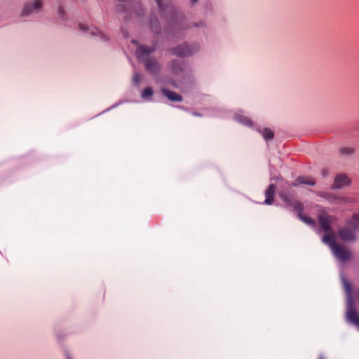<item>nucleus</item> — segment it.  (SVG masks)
Returning a JSON list of instances; mask_svg holds the SVG:
<instances>
[{
  "label": "nucleus",
  "instance_id": "nucleus-1",
  "mask_svg": "<svg viewBox=\"0 0 359 359\" xmlns=\"http://www.w3.org/2000/svg\"><path fill=\"white\" fill-rule=\"evenodd\" d=\"M154 48L144 46H140L136 50L137 57L144 62L146 70L152 74H156L159 72L160 65L153 57H150L149 55L154 51Z\"/></svg>",
  "mask_w": 359,
  "mask_h": 359
},
{
  "label": "nucleus",
  "instance_id": "nucleus-2",
  "mask_svg": "<svg viewBox=\"0 0 359 359\" xmlns=\"http://www.w3.org/2000/svg\"><path fill=\"white\" fill-rule=\"evenodd\" d=\"M335 219L325 213L319 215V223L322 230L325 232L323 241L325 243H332L333 240L336 238V234L331 226Z\"/></svg>",
  "mask_w": 359,
  "mask_h": 359
},
{
  "label": "nucleus",
  "instance_id": "nucleus-3",
  "mask_svg": "<svg viewBox=\"0 0 359 359\" xmlns=\"http://www.w3.org/2000/svg\"><path fill=\"white\" fill-rule=\"evenodd\" d=\"M280 196L282 198V200L287 204V205L294 208L295 210L299 212L298 217L299 219H301L302 222H304L308 225H314V221L311 218L307 217L306 215L301 212L304 210V206L300 202L290 199L283 192L280 193Z\"/></svg>",
  "mask_w": 359,
  "mask_h": 359
},
{
  "label": "nucleus",
  "instance_id": "nucleus-4",
  "mask_svg": "<svg viewBox=\"0 0 359 359\" xmlns=\"http://www.w3.org/2000/svg\"><path fill=\"white\" fill-rule=\"evenodd\" d=\"M332 248L334 255L340 261L346 262L351 257L350 251L343 245L336 243V238L333 240L332 243H327Z\"/></svg>",
  "mask_w": 359,
  "mask_h": 359
},
{
  "label": "nucleus",
  "instance_id": "nucleus-5",
  "mask_svg": "<svg viewBox=\"0 0 359 359\" xmlns=\"http://www.w3.org/2000/svg\"><path fill=\"white\" fill-rule=\"evenodd\" d=\"M358 229V228L349 226L348 222L346 226L338 230V235L343 241H354L356 239V236L353 231Z\"/></svg>",
  "mask_w": 359,
  "mask_h": 359
},
{
  "label": "nucleus",
  "instance_id": "nucleus-6",
  "mask_svg": "<svg viewBox=\"0 0 359 359\" xmlns=\"http://www.w3.org/2000/svg\"><path fill=\"white\" fill-rule=\"evenodd\" d=\"M42 4L43 3L41 0H35L33 3H27L22 11V15H28L33 13L39 11L42 7Z\"/></svg>",
  "mask_w": 359,
  "mask_h": 359
},
{
  "label": "nucleus",
  "instance_id": "nucleus-7",
  "mask_svg": "<svg viewBox=\"0 0 359 359\" xmlns=\"http://www.w3.org/2000/svg\"><path fill=\"white\" fill-rule=\"evenodd\" d=\"M351 183L348 177L344 174H339L335 177L334 183L332 186L333 189H341L349 185Z\"/></svg>",
  "mask_w": 359,
  "mask_h": 359
},
{
  "label": "nucleus",
  "instance_id": "nucleus-8",
  "mask_svg": "<svg viewBox=\"0 0 359 359\" xmlns=\"http://www.w3.org/2000/svg\"><path fill=\"white\" fill-rule=\"evenodd\" d=\"M174 54L179 56H188L194 52V50L191 48L188 44H183L173 50Z\"/></svg>",
  "mask_w": 359,
  "mask_h": 359
},
{
  "label": "nucleus",
  "instance_id": "nucleus-9",
  "mask_svg": "<svg viewBox=\"0 0 359 359\" xmlns=\"http://www.w3.org/2000/svg\"><path fill=\"white\" fill-rule=\"evenodd\" d=\"M316 184V181L313 177L308 176H300L298 177L292 183V186L297 187L300 184H306L313 186Z\"/></svg>",
  "mask_w": 359,
  "mask_h": 359
},
{
  "label": "nucleus",
  "instance_id": "nucleus-10",
  "mask_svg": "<svg viewBox=\"0 0 359 359\" xmlns=\"http://www.w3.org/2000/svg\"><path fill=\"white\" fill-rule=\"evenodd\" d=\"M346 316L348 321L355 324L359 328V316H358L357 311L352 305L348 306Z\"/></svg>",
  "mask_w": 359,
  "mask_h": 359
},
{
  "label": "nucleus",
  "instance_id": "nucleus-11",
  "mask_svg": "<svg viewBox=\"0 0 359 359\" xmlns=\"http://www.w3.org/2000/svg\"><path fill=\"white\" fill-rule=\"evenodd\" d=\"M162 94L165 96L169 100L172 102H181L182 101V97L173 91L168 90L165 88L161 89Z\"/></svg>",
  "mask_w": 359,
  "mask_h": 359
},
{
  "label": "nucleus",
  "instance_id": "nucleus-12",
  "mask_svg": "<svg viewBox=\"0 0 359 359\" xmlns=\"http://www.w3.org/2000/svg\"><path fill=\"white\" fill-rule=\"evenodd\" d=\"M276 192V187L273 184H270L265 191L266 199L264 203L271 205L273 202V198Z\"/></svg>",
  "mask_w": 359,
  "mask_h": 359
},
{
  "label": "nucleus",
  "instance_id": "nucleus-13",
  "mask_svg": "<svg viewBox=\"0 0 359 359\" xmlns=\"http://www.w3.org/2000/svg\"><path fill=\"white\" fill-rule=\"evenodd\" d=\"M327 199L330 201L331 203L334 204H342L345 203H351L353 202V200L350 198L347 197H338L334 196H327Z\"/></svg>",
  "mask_w": 359,
  "mask_h": 359
},
{
  "label": "nucleus",
  "instance_id": "nucleus-14",
  "mask_svg": "<svg viewBox=\"0 0 359 359\" xmlns=\"http://www.w3.org/2000/svg\"><path fill=\"white\" fill-rule=\"evenodd\" d=\"M153 93L154 92L152 88L151 87H147L142 92V97L144 100H151Z\"/></svg>",
  "mask_w": 359,
  "mask_h": 359
},
{
  "label": "nucleus",
  "instance_id": "nucleus-15",
  "mask_svg": "<svg viewBox=\"0 0 359 359\" xmlns=\"http://www.w3.org/2000/svg\"><path fill=\"white\" fill-rule=\"evenodd\" d=\"M170 68L175 73H177L179 71L182 70V66L178 60H172L170 62Z\"/></svg>",
  "mask_w": 359,
  "mask_h": 359
},
{
  "label": "nucleus",
  "instance_id": "nucleus-16",
  "mask_svg": "<svg viewBox=\"0 0 359 359\" xmlns=\"http://www.w3.org/2000/svg\"><path fill=\"white\" fill-rule=\"evenodd\" d=\"M235 118L237 121L247 126L251 125V121L248 118L242 115H236Z\"/></svg>",
  "mask_w": 359,
  "mask_h": 359
},
{
  "label": "nucleus",
  "instance_id": "nucleus-17",
  "mask_svg": "<svg viewBox=\"0 0 359 359\" xmlns=\"http://www.w3.org/2000/svg\"><path fill=\"white\" fill-rule=\"evenodd\" d=\"M262 134L266 140H271L273 138V133L269 128H264L262 130Z\"/></svg>",
  "mask_w": 359,
  "mask_h": 359
},
{
  "label": "nucleus",
  "instance_id": "nucleus-18",
  "mask_svg": "<svg viewBox=\"0 0 359 359\" xmlns=\"http://www.w3.org/2000/svg\"><path fill=\"white\" fill-rule=\"evenodd\" d=\"M358 222H359V215L355 214L353 215L352 219L348 221V225L355 227V228H358L359 227L358 224Z\"/></svg>",
  "mask_w": 359,
  "mask_h": 359
},
{
  "label": "nucleus",
  "instance_id": "nucleus-19",
  "mask_svg": "<svg viewBox=\"0 0 359 359\" xmlns=\"http://www.w3.org/2000/svg\"><path fill=\"white\" fill-rule=\"evenodd\" d=\"M142 81V76L141 74L135 73L133 75V83L138 85Z\"/></svg>",
  "mask_w": 359,
  "mask_h": 359
},
{
  "label": "nucleus",
  "instance_id": "nucleus-20",
  "mask_svg": "<svg viewBox=\"0 0 359 359\" xmlns=\"http://www.w3.org/2000/svg\"><path fill=\"white\" fill-rule=\"evenodd\" d=\"M340 152L342 154H352L354 152V149L350 147L341 148Z\"/></svg>",
  "mask_w": 359,
  "mask_h": 359
},
{
  "label": "nucleus",
  "instance_id": "nucleus-21",
  "mask_svg": "<svg viewBox=\"0 0 359 359\" xmlns=\"http://www.w3.org/2000/svg\"><path fill=\"white\" fill-rule=\"evenodd\" d=\"M345 288H346V291L348 292V293H351V285H349V283H345ZM349 296H351V294H349ZM349 302H351V297H349ZM350 304H351V302H350Z\"/></svg>",
  "mask_w": 359,
  "mask_h": 359
},
{
  "label": "nucleus",
  "instance_id": "nucleus-22",
  "mask_svg": "<svg viewBox=\"0 0 359 359\" xmlns=\"http://www.w3.org/2000/svg\"><path fill=\"white\" fill-rule=\"evenodd\" d=\"M95 31H96L97 33L100 34V36H101V37H102V38H103V39L104 38V34H103L102 33H101L100 31L97 30L96 29H95V30H92V31H91V34H92L93 35H96L97 34H96Z\"/></svg>",
  "mask_w": 359,
  "mask_h": 359
},
{
  "label": "nucleus",
  "instance_id": "nucleus-23",
  "mask_svg": "<svg viewBox=\"0 0 359 359\" xmlns=\"http://www.w3.org/2000/svg\"><path fill=\"white\" fill-rule=\"evenodd\" d=\"M158 7L161 9V10H163L164 8H163V3H162V1L161 0H156Z\"/></svg>",
  "mask_w": 359,
  "mask_h": 359
},
{
  "label": "nucleus",
  "instance_id": "nucleus-24",
  "mask_svg": "<svg viewBox=\"0 0 359 359\" xmlns=\"http://www.w3.org/2000/svg\"><path fill=\"white\" fill-rule=\"evenodd\" d=\"M79 27H80V29L82 30H87L89 29V27L86 25H84V24H81L79 25Z\"/></svg>",
  "mask_w": 359,
  "mask_h": 359
},
{
  "label": "nucleus",
  "instance_id": "nucleus-25",
  "mask_svg": "<svg viewBox=\"0 0 359 359\" xmlns=\"http://www.w3.org/2000/svg\"><path fill=\"white\" fill-rule=\"evenodd\" d=\"M58 15L60 16V18H62V15H63V11L61 8H59V10H58Z\"/></svg>",
  "mask_w": 359,
  "mask_h": 359
},
{
  "label": "nucleus",
  "instance_id": "nucleus-26",
  "mask_svg": "<svg viewBox=\"0 0 359 359\" xmlns=\"http://www.w3.org/2000/svg\"><path fill=\"white\" fill-rule=\"evenodd\" d=\"M192 4H195L198 0H190Z\"/></svg>",
  "mask_w": 359,
  "mask_h": 359
},
{
  "label": "nucleus",
  "instance_id": "nucleus-27",
  "mask_svg": "<svg viewBox=\"0 0 359 359\" xmlns=\"http://www.w3.org/2000/svg\"><path fill=\"white\" fill-rule=\"evenodd\" d=\"M194 114L196 115V116H199V114H197V113H194Z\"/></svg>",
  "mask_w": 359,
  "mask_h": 359
},
{
  "label": "nucleus",
  "instance_id": "nucleus-28",
  "mask_svg": "<svg viewBox=\"0 0 359 359\" xmlns=\"http://www.w3.org/2000/svg\"><path fill=\"white\" fill-rule=\"evenodd\" d=\"M318 359H324L322 356L319 357Z\"/></svg>",
  "mask_w": 359,
  "mask_h": 359
},
{
  "label": "nucleus",
  "instance_id": "nucleus-29",
  "mask_svg": "<svg viewBox=\"0 0 359 359\" xmlns=\"http://www.w3.org/2000/svg\"><path fill=\"white\" fill-rule=\"evenodd\" d=\"M68 359H70V358H68Z\"/></svg>",
  "mask_w": 359,
  "mask_h": 359
}]
</instances>
